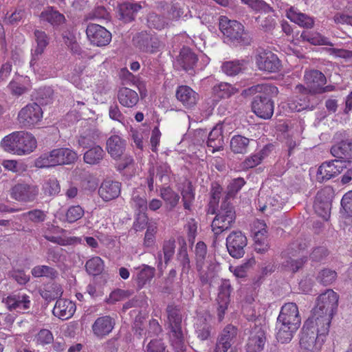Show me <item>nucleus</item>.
<instances>
[{"label":"nucleus","instance_id":"1","mask_svg":"<svg viewBox=\"0 0 352 352\" xmlns=\"http://www.w3.org/2000/svg\"><path fill=\"white\" fill-rule=\"evenodd\" d=\"M301 323L298 308L296 303H285L282 307L276 324V336L278 342H289Z\"/></svg>","mask_w":352,"mask_h":352},{"label":"nucleus","instance_id":"2","mask_svg":"<svg viewBox=\"0 0 352 352\" xmlns=\"http://www.w3.org/2000/svg\"><path fill=\"white\" fill-rule=\"evenodd\" d=\"M1 145L8 153L25 155L36 148V140L31 133L15 131L5 136L1 142Z\"/></svg>","mask_w":352,"mask_h":352},{"label":"nucleus","instance_id":"3","mask_svg":"<svg viewBox=\"0 0 352 352\" xmlns=\"http://www.w3.org/2000/svg\"><path fill=\"white\" fill-rule=\"evenodd\" d=\"M251 89L264 94L254 97L252 103L253 112L263 119L270 118L274 113V102L270 97L278 94V88L271 85H258Z\"/></svg>","mask_w":352,"mask_h":352},{"label":"nucleus","instance_id":"4","mask_svg":"<svg viewBox=\"0 0 352 352\" xmlns=\"http://www.w3.org/2000/svg\"><path fill=\"white\" fill-rule=\"evenodd\" d=\"M77 154L68 148H55L41 155L36 161L37 168H50L56 166L69 164L76 161Z\"/></svg>","mask_w":352,"mask_h":352},{"label":"nucleus","instance_id":"5","mask_svg":"<svg viewBox=\"0 0 352 352\" xmlns=\"http://www.w3.org/2000/svg\"><path fill=\"white\" fill-rule=\"evenodd\" d=\"M169 337L170 344L175 352H184L186 349L184 333L182 329V316L179 310L168 307Z\"/></svg>","mask_w":352,"mask_h":352},{"label":"nucleus","instance_id":"6","mask_svg":"<svg viewBox=\"0 0 352 352\" xmlns=\"http://www.w3.org/2000/svg\"><path fill=\"white\" fill-rule=\"evenodd\" d=\"M219 27L223 35L233 43L249 44V38L245 32L243 25L235 20H230L226 16H221Z\"/></svg>","mask_w":352,"mask_h":352},{"label":"nucleus","instance_id":"7","mask_svg":"<svg viewBox=\"0 0 352 352\" xmlns=\"http://www.w3.org/2000/svg\"><path fill=\"white\" fill-rule=\"evenodd\" d=\"M235 211L233 207L225 201L221 204L220 210L212 222V230L215 235L220 234L229 229L235 220Z\"/></svg>","mask_w":352,"mask_h":352},{"label":"nucleus","instance_id":"8","mask_svg":"<svg viewBox=\"0 0 352 352\" xmlns=\"http://www.w3.org/2000/svg\"><path fill=\"white\" fill-rule=\"evenodd\" d=\"M333 317L313 311L312 316L305 322L304 329L315 331L316 334L325 338L328 334Z\"/></svg>","mask_w":352,"mask_h":352},{"label":"nucleus","instance_id":"9","mask_svg":"<svg viewBox=\"0 0 352 352\" xmlns=\"http://www.w3.org/2000/svg\"><path fill=\"white\" fill-rule=\"evenodd\" d=\"M338 295L332 289H327L317 298L314 311L333 317L338 305Z\"/></svg>","mask_w":352,"mask_h":352},{"label":"nucleus","instance_id":"10","mask_svg":"<svg viewBox=\"0 0 352 352\" xmlns=\"http://www.w3.org/2000/svg\"><path fill=\"white\" fill-rule=\"evenodd\" d=\"M39 188L32 183L19 182L10 190L11 197L20 202H32L38 197Z\"/></svg>","mask_w":352,"mask_h":352},{"label":"nucleus","instance_id":"11","mask_svg":"<svg viewBox=\"0 0 352 352\" xmlns=\"http://www.w3.org/2000/svg\"><path fill=\"white\" fill-rule=\"evenodd\" d=\"M43 113V110L38 104H28L19 111L17 120L22 126L31 128L41 121Z\"/></svg>","mask_w":352,"mask_h":352},{"label":"nucleus","instance_id":"12","mask_svg":"<svg viewBox=\"0 0 352 352\" xmlns=\"http://www.w3.org/2000/svg\"><path fill=\"white\" fill-rule=\"evenodd\" d=\"M2 302L10 311L21 313L28 310L32 305L30 297L21 291L12 293L7 297L3 298Z\"/></svg>","mask_w":352,"mask_h":352},{"label":"nucleus","instance_id":"13","mask_svg":"<svg viewBox=\"0 0 352 352\" xmlns=\"http://www.w3.org/2000/svg\"><path fill=\"white\" fill-rule=\"evenodd\" d=\"M324 338L316 332L302 328L300 337V346L302 352H320L324 342Z\"/></svg>","mask_w":352,"mask_h":352},{"label":"nucleus","instance_id":"14","mask_svg":"<svg viewBox=\"0 0 352 352\" xmlns=\"http://www.w3.org/2000/svg\"><path fill=\"white\" fill-rule=\"evenodd\" d=\"M247 238L240 231L232 232L226 238V247L230 255L236 258H241L245 253Z\"/></svg>","mask_w":352,"mask_h":352},{"label":"nucleus","instance_id":"15","mask_svg":"<svg viewBox=\"0 0 352 352\" xmlns=\"http://www.w3.org/2000/svg\"><path fill=\"white\" fill-rule=\"evenodd\" d=\"M256 64L260 70L268 72H277L281 64L277 55L270 51L259 52L255 57Z\"/></svg>","mask_w":352,"mask_h":352},{"label":"nucleus","instance_id":"16","mask_svg":"<svg viewBox=\"0 0 352 352\" xmlns=\"http://www.w3.org/2000/svg\"><path fill=\"white\" fill-rule=\"evenodd\" d=\"M346 168L344 162L340 160H332L322 163L318 168L316 179L319 182H324L341 173Z\"/></svg>","mask_w":352,"mask_h":352},{"label":"nucleus","instance_id":"17","mask_svg":"<svg viewBox=\"0 0 352 352\" xmlns=\"http://www.w3.org/2000/svg\"><path fill=\"white\" fill-rule=\"evenodd\" d=\"M86 34L89 41L98 47L105 46L111 41V34L106 28L98 24H89Z\"/></svg>","mask_w":352,"mask_h":352},{"label":"nucleus","instance_id":"18","mask_svg":"<svg viewBox=\"0 0 352 352\" xmlns=\"http://www.w3.org/2000/svg\"><path fill=\"white\" fill-rule=\"evenodd\" d=\"M237 329L232 325L226 326L220 334L213 352H227L236 340Z\"/></svg>","mask_w":352,"mask_h":352},{"label":"nucleus","instance_id":"19","mask_svg":"<svg viewBox=\"0 0 352 352\" xmlns=\"http://www.w3.org/2000/svg\"><path fill=\"white\" fill-rule=\"evenodd\" d=\"M253 232L255 242V250L263 253L269 249L266 224L263 221L257 220L254 223Z\"/></svg>","mask_w":352,"mask_h":352},{"label":"nucleus","instance_id":"20","mask_svg":"<svg viewBox=\"0 0 352 352\" xmlns=\"http://www.w3.org/2000/svg\"><path fill=\"white\" fill-rule=\"evenodd\" d=\"M304 80L309 91L312 94H318L327 82L325 76L318 70L306 71Z\"/></svg>","mask_w":352,"mask_h":352},{"label":"nucleus","instance_id":"21","mask_svg":"<svg viewBox=\"0 0 352 352\" xmlns=\"http://www.w3.org/2000/svg\"><path fill=\"white\" fill-rule=\"evenodd\" d=\"M142 8L141 3L126 1L120 3L117 8L118 19L124 23L133 21L138 12Z\"/></svg>","mask_w":352,"mask_h":352},{"label":"nucleus","instance_id":"22","mask_svg":"<svg viewBox=\"0 0 352 352\" xmlns=\"http://www.w3.org/2000/svg\"><path fill=\"white\" fill-rule=\"evenodd\" d=\"M266 342L264 330L260 327H255L250 332L247 343L248 352H260L263 349Z\"/></svg>","mask_w":352,"mask_h":352},{"label":"nucleus","instance_id":"23","mask_svg":"<svg viewBox=\"0 0 352 352\" xmlns=\"http://www.w3.org/2000/svg\"><path fill=\"white\" fill-rule=\"evenodd\" d=\"M285 15L292 22L301 28L311 29L314 25L315 21L313 17L300 12L295 7L292 6L287 9Z\"/></svg>","mask_w":352,"mask_h":352},{"label":"nucleus","instance_id":"24","mask_svg":"<svg viewBox=\"0 0 352 352\" xmlns=\"http://www.w3.org/2000/svg\"><path fill=\"white\" fill-rule=\"evenodd\" d=\"M230 285L228 282H223L219 289L217 298V315L219 321H221L228 309L230 302Z\"/></svg>","mask_w":352,"mask_h":352},{"label":"nucleus","instance_id":"25","mask_svg":"<svg viewBox=\"0 0 352 352\" xmlns=\"http://www.w3.org/2000/svg\"><path fill=\"white\" fill-rule=\"evenodd\" d=\"M76 311V305L71 300L59 298L56 300L52 313L63 320L72 318Z\"/></svg>","mask_w":352,"mask_h":352},{"label":"nucleus","instance_id":"26","mask_svg":"<svg viewBox=\"0 0 352 352\" xmlns=\"http://www.w3.org/2000/svg\"><path fill=\"white\" fill-rule=\"evenodd\" d=\"M126 148V141L118 135L110 136L106 144L108 153L115 160L120 159Z\"/></svg>","mask_w":352,"mask_h":352},{"label":"nucleus","instance_id":"27","mask_svg":"<svg viewBox=\"0 0 352 352\" xmlns=\"http://www.w3.org/2000/svg\"><path fill=\"white\" fill-rule=\"evenodd\" d=\"M121 185L119 182L112 180H104L100 185L98 193L105 201L118 197L120 194Z\"/></svg>","mask_w":352,"mask_h":352},{"label":"nucleus","instance_id":"28","mask_svg":"<svg viewBox=\"0 0 352 352\" xmlns=\"http://www.w3.org/2000/svg\"><path fill=\"white\" fill-rule=\"evenodd\" d=\"M114 324V320L110 316L99 317L92 324V331L94 334L98 338H103L111 332Z\"/></svg>","mask_w":352,"mask_h":352},{"label":"nucleus","instance_id":"29","mask_svg":"<svg viewBox=\"0 0 352 352\" xmlns=\"http://www.w3.org/2000/svg\"><path fill=\"white\" fill-rule=\"evenodd\" d=\"M223 144V126L221 124H217L208 135L207 146L209 150L214 153L222 150Z\"/></svg>","mask_w":352,"mask_h":352},{"label":"nucleus","instance_id":"30","mask_svg":"<svg viewBox=\"0 0 352 352\" xmlns=\"http://www.w3.org/2000/svg\"><path fill=\"white\" fill-rule=\"evenodd\" d=\"M176 98L187 108L195 106L198 100V94L190 87L182 85L176 91Z\"/></svg>","mask_w":352,"mask_h":352},{"label":"nucleus","instance_id":"31","mask_svg":"<svg viewBox=\"0 0 352 352\" xmlns=\"http://www.w3.org/2000/svg\"><path fill=\"white\" fill-rule=\"evenodd\" d=\"M197 61V57L189 48L183 47L176 60L177 65L184 70L188 72L194 69Z\"/></svg>","mask_w":352,"mask_h":352},{"label":"nucleus","instance_id":"32","mask_svg":"<svg viewBox=\"0 0 352 352\" xmlns=\"http://www.w3.org/2000/svg\"><path fill=\"white\" fill-rule=\"evenodd\" d=\"M135 41L138 47L143 52L154 53L160 47L159 40L147 34H140Z\"/></svg>","mask_w":352,"mask_h":352},{"label":"nucleus","instance_id":"33","mask_svg":"<svg viewBox=\"0 0 352 352\" xmlns=\"http://www.w3.org/2000/svg\"><path fill=\"white\" fill-rule=\"evenodd\" d=\"M118 99L122 106L131 108L138 103L139 96L135 91L127 87H122L118 91Z\"/></svg>","mask_w":352,"mask_h":352},{"label":"nucleus","instance_id":"34","mask_svg":"<svg viewBox=\"0 0 352 352\" xmlns=\"http://www.w3.org/2000/svg\"><path fill=\"white\" fill-rule=\"evenodd\" d=\"M104 156L105 152L103 148L98 145H95L90 147L84 153L83 159L86 164L97 165L102 161Z\"/></svg>","mask_w":352,"mask_h":352},{"label":"nucleus","instance_id":"35","mask_svg":"<svg viewBox=\"0 0 352 352\" xmlns=\"http://www.w3.org/2000/svg\"><path fill=\"white\" fill-rule=\"evenodd\" d=\"M250 139L240 135H234L232 137L230 142L231 151L236 154H245L248 152Z\"/></svg>","mask_w":352,"mask_h":352},{"label":"nucleus","instance_id":"36","mask_svg":"<svg viewBox=\"0 0 352 352\" xmlns=\"http://www.w3.org/2000/svg\"><path fill=\"white\" fill-rule=\"evenodd\" d=\"M269 153L270 147L267 146L263 147L258 152L248 157L243 162V168L249 169L256 166L269 155Z\"/></svg>","mask_w":352,"mask_h":352},{"label":"nucleus","instance_id":"37","mask_svg":"<svg viewBox=\"0 0 352 352\" xmlns=\"http://www.w3.org/2000/svg\"><path fill=\"white\" fill-rule=\"evenodd\" d=\"M135 270H137L136 280L140 287H142L147 282L150 281L153 278L155 272L154 267L144 264Z\"/></svg>","mask_w":352,"mask_h":352},{"label":"nucleus","instance_id":"38","mask_svg":"<svg viewBox=\"0 0 352 352\" xmlns=\"http://www.w3.org/2000/svg\"><path fill=\"white\" fill-rule=\"evenodd\" d=\"M40 19L42 21L50 23L54 26L63 23L65 20L63 14L54 10L52 8H48L43 10L40 14Z\"/></svg>","mask_w":352,"mask_h":352},{"label":"nucleus","instance_id":"39","mask_svg":"<svg viewBox=\"0 0 352 352\" xmlns=\"http://www.w3.org/2000/svg\"><path fill=\"white\" fill-rule=\"evenodd\" d=\"M32 56L31 67L34 72L44 76L46 70L50 67L48 58H44L43 54L36 55V53H32Z\"/></svg>","mask_w":352,"mask_h":352},{"label":"nucleus","instance_id":"40","mask_svg":"<svg viewBox=\"0 0 352 352\" xmlns=\"http://www.w3.org/2000/svg\"><path fill=\"white\" fill-rule=\"evenodd\" d=\"M300 38L314 45H329L332 46L328 38L322 36L318 32H309L303 31L300 34Z\"/></svg>","mask_w":352,"mask_h":352},{"label":"nucleus","instance_id":"41","mask_svg":"<svg viewBox=\"0 0 352 352\" xmlns=\"http://www.w3.org/2000/svg\"><path fill=\"white\" fill-rule=\"evenodd\" d=\"M181 195L184 209L190 210L195 200V190L190 182H187L183 185Z\"/></svg>","mask_w":352,"mask_h":352},{"label":"nucleus","instance_id":"42","mask_svg":"<svg viewBox=\"0 0 352 352\" xmlns=\"http://www.w3.org/2000/svg\"><path fill=\"white\" fill-rule=\"evenodd\" d=\"M244 67L243 60H230L223 63L222 72L228 76H236L241 73Z\"/></svg>","mask_w":352,"mask_h":352},{"label":"nucleus","instance_id":"43","mask_svg":"<svg viewBox=\"0 0 352 352\" xmlns=\"http://www.w3.org/2000/svg\"><path fill=\"white\" fill-rule=\"evenodd\" d=\"M184 6L177 2H172L167 6L166 17L170 23L178 21L184 14Z\"/></svg>","mask_w":352,"mask_h":352},{"label":"nucleus","instance_id":"44","mask_svg":"<svg viewBox=\"0 0 352 352\" xmlns=\"http://www.w3.org/2000/svg\"><path fill=\"white\" fill-rule=\"evenodd\" d=\"M31 273L35 278L46 277L52 279L56 278L58 274L54 268L45 265L34 267Z\"/></svg>","mask_w":352,"mask_h":352},{"label":"nucleus","instance_id":"45","mask_svg":"<svg viewBox=\"0 0 352 352\" xmlns=\"http://www.w3.org/2000/svg\"><path fill=\"white\" fill-rule=\"evenodd\" d=\"M104 262L99 256L90 258L85 264L87 272L93 276L100 274L104 270Z\"/></svg>","mask_w":352,"mask_h":352},{"label":"nucleus","instance_id":"46","mask_svg":"<svg viewBox=\"0 0 352 352\" xmlns=\"http://www.w3.org/2000/svg\"><path fill=\"white\" fill-rule=\"evenodd\" d=\"M148 26L156 30H162L169 25L166 17L159 15L156 13H150L147 19Z\"/></svg>","mask_w":352,"mask_h":352},{"label":"nucleus","instance_id":"47","mask_svg":"<svg viewBox=\"0 0 352 352\" xmlns=\"http://www.w3.org/2000/svg\"><path fill=\"white\" fill-rule=\"evenodd\" d=\"M2 166L7 170L16 175H21L27 169V166L15 160H4L1 162Z\"/></svg>","mask_w":352,"mask_h":352},{"label":"nucleus","instance_id":"48","mask_svg":"<svg viewBox=\"0 0 352 352\" xmlns=\"http://www.w3.org/2000/svg\"><path fill=\"white\" fill-rule=\"evenodd\" d=\"M213 91L220 98H229L238 92V89L228 82H220L214 86Z\"/></svg>","mask_w":352,"mask_h":352},{"label":"nucleus","instance_id":"49","mask_svg":"<svg viewBox=\"0 0 352 352\" xmlns=\"http://www.w3.org/2000/svg\"><path fill=\"white\" fill-rule=\"evenodd\" d=\"M250 8L256 12L268 13L273 11V8L263 0H241Z\"/></svg>","mask_w":352,"mask_h":352},{"label":"nucleus","instance_id":"50","mask_svg":"<svg viewBox=\"0 0 352 352\" xmlns=\"http://www.w3.org/2000/svg\"><path fill=\"white\" fill-rule=\"evenodd\" d=\"M34 36L36 42V46L32 51V53H36V55L43 54L45 47L49 44V38L46 33L41 30H36Z\"/></svg>","mask_w":352,"mask_h":352},{"label":"nucleus","instance_id":"51","mask_svg":"<svg viewBox=\"0 0 352 352\" xmlns=\"http://www.w3.org/2000/svg\"><path fill=\"white\" fill-rule=\"evenodd\" d=\"M160 195L164 201L170 206V209L174 208L179 200V195L168 187L162 188Z\"/></svg>","mask_w":352,"mask_h":352},{"label":"nucleus","instance_id":"52","mask_svg":"<svg viewBox=\"0 0 352 352\" xmlns=\"http://www.w3.org/2000/svg\"><path fill=\"white\" fill-rule=\"evenodd\" d=\"M41 294L44 299L51 301L62 296L63 289L60 285L54 283L47 286Z\"/></svg>","mask_w":352,"mask_h":352},{"label":"nucleus","instance_id":"53","mask_svg":"<svg viewBox=\"0 0 352 352\" xmlns=\"http://www.w3.org/2000/svg\"><path fill=\"white\" fill-rule=\"evenodd\" d=\"M349 146L346 140L341 141L333 146L331 148V153L333 156L340 159H349Z\"/></svg>","mask_w":352,"mask_h":352},{"label":"nucleus","instance_id":"54","mask_svg":"<svg viewBox=\"0 0 352 352\" xmlns=\"http://www.w3.org/2000/svg\"><path fill=\"white\" fill-rule=\"evenodd\" d=\"M43 236L46 240H47L52 243H56V244H58V245H63V246H66V245H72L74 243H81V239H80L78 237H76V236L68 237V238L65 239V238H62L60 236H55L50 235L47 233H45L43 235Z\"/></svg>","mask_w":352,"mask_h":352},{"label":"nucleus","instance_id":"55","mask_svg":"<svg viewBox=\"0 0 352 352\" xmlns=\"http://www.w3.org/2000/svg\"><path fill=\"white\" fill-rule=\"evenodd\" d=\"M195 252L197 262V270L200 271L204 266L207 254L206 245L202 241L198 242L196 244Z\"/></svg>","mask_w":352,"mask_h":352},{"label":"nucleus","instance_id":"56","mask_svg":"<svg viewBox=\"0 0 352 352\" xmlns=\"http://www.w3.org/2000/svg\"><path fill=\"white\" fill-rule=\"evenodd\" d=\"M42 190L45 195L54 196L60 192V188L56 179L50 178L43 184Z\"/></svg>","mask_w":352,"mask_h":352},{"label":"nucleus","instance_id":"57","mask_svg":"<svg viewBox=\"0 0 352 352\" xmlns=\"http://www.w3.org/2000/svg\"><path fill=\"white\" fill-rule=\"evenodd\" d=\"M84 213V209L80 206H70L65 213V221L70 223H74L81 219Z\"/></svg>","mask_w":352,"mask_h":352},{"label":"nucleus","instance_id":"58","mask_svg":"<svg viewBox=\"0 0 352 352\" xmlns=\"http://www.w3.org/2000/svg\"><path fill=\"white\" fill-rule=\"evenodd\" d=\"M259 203V210L262 212H267V213L271 214L276 210H278L282 208L283 202L276 199L275 197H269L267 202L263 205L261 204L260 200Z\"/></svg>","mask_w":352,"mask_h":352},{"label":"nucleus","instance_id":"59","mask_svg":"<svg viewBox=\"0 0 352 352\" xmlns=\"http://www.w3.org/2000/svg\"><path fill=\"white\" fill-rule=\"evenodd\" d=\"M336 277L337 273L334 270L324 269L319 272L317 280L321 284L328 285L333 283Z\"/></svg>","mask_w":352,"mask_h":352},{"label":"nucleus","instance_id":"60","mask_svg":"<svg viewBox=\"0 0 352 352\" xmlns=\"http://www.w3.org/2000/svg\"><path fill=\"white\" fill-rule=\"evenodd\" d=\"M330 202L327 199L324 201H314V208L318 216L324 220H328L330 216Z\"/></svg>","mask_w":352,"mask_h":352},{"label":"nucleus","instance_id":"61","mask_svg":"<svg viewBox=\"0 0 352 352\" xmlns=\"http://www.w3.org/2000/svg\"><path fill=\"white\" fill-rule=\"evenodd\" d=\"M131 205L139 212H145L147 209V201L144 196H140L137 190L133 192Z\"/></svg>","mask_w":352,"mask_h":352},{"label":"nucleus","instance_id":"62","mask_svg":"<svg viewBox=\"0 0 352 352\" xmlns=\"http://www.w3.org/2000/svg\"><path fill=\"white\" fill-rule=\"evenodd\" d=\"M175 241L173 239H170L164 241L162 250L165 263H167L173 257L175 253Z\"/></svg>","mask_w":352,"mask_h":352},{"label":"nucleus","instance_id":"63","mask_svg":"<svg viewBox=\"0 0 352 352\" xmlns=\"http://www.w3.org/2000/svg\"><path fill=\"white\" fill-rule=\"evenodd\" d=\"M157 228L156 223H151L148 225L144 240V245L146 247H151L154 244Z\"/></svg>","mask_w":352,"mask_h":352},{"label":"nucleus","instance_id":"64","mask_svg":"<svg viewBox=\"0 0 352 352\" xmlns=\"http://www.w3.org/2000/svg\"><path fill=\"white\" fill-rule=\"evenodd\" d=\"M341 206L348 216L352 215V190L347 192L342 197Z\"/></svg>","mask_w":352,"mask_h":352}]
</instances>
